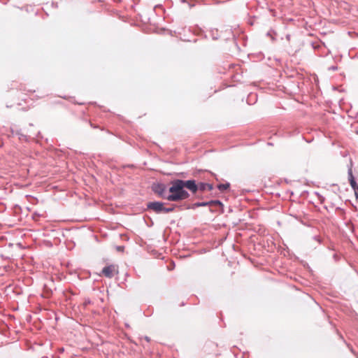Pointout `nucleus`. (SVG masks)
<instances>
[{"instance_id":"obj_1","label":"nucleus","mask_w":358,"mask_h":358,"mask_svg":"<svg viewBox=\"0 0 358 358\" xmlns=\"http://www.w3.org/2000/svg\"><path fill=\"white\" fill-rule=\"evenodd\" d=\"M182 180H176L173 181L169 188V194L166 199L171 201H178L186 199L189 197V194L182 186Z\"/></svg>"},{"instance_id":"obj_2","label":"nucleus","mask_w":358,"mask_h":358,"mask_svg":"<svg viewBox=\"0 0 358 358\" xmlns=\"http://www.w3.org/2000/svg\"><path fill=\"white\" fill-rule=\"evenodd\" d=\"M118 273V266L115 264H110L104 267L102 270V274L107 278H113Z\"/></svg>"},{"instance_id":"obj_3","label":"nucleus","mask_w":358,"mask_h":358,"mask_svg":"<svg viewBox=\"0 0 358 358\" xmlns=\"http://www.w3.org/2000/svg\"><path fill=\"white\" fill-rule=\"evenodd\" d=\"M147 208L148 210H152L157 213H162L164 210V204L158 201L149 202L147 204Z\"/></svg>"},{"instance_id":"obj_4","label":"nucleus","mask_w":358,"mask_h":358,"mask_svg":"<svg viewBox=\"0 0 358 358\" xmlns=\"http://www.w3.org/2000/svg\"><path fill=\"white\" fill-rule=\"evenodd\" d=\"M153 191L160 197L166 199V187L163 184H155L152 186Z\"/></svg>"},{"instance_id":"obj_5","label":"nucleus","mask_w":358,"mask_h":358,"mask_svg":"<svg viewBox=\"0 0 358 358\" xmlns=\"http://www.w3.org/2000/svg\"><path fill=\"white\" fill-rule=\"evenodd\" d=\"M182 186L183 188L186 187L193 193H196L198 190V185L195 183L194 180H182Z\"/></svg>"},{"instance_id":"obj_6","label":"nucleus","mask_w":358,"mask_h":358,"mask_svg":"<svg viewBox=\"0 0 358 358\" xmlns=\"http://www.w3.org/2000/svg\"><path fill=\"white\" fill-rule=\"evenodd\" d=\"M348 176H349L350 184L352 188L354 189L355 194L357 196L358 185L357 184V182L355 180V178L353 176L352 171L351 169H350L348 171Z\"/></svg>"},{"instance_id":"obj_7","label":"nucleus","mask_w":358,"mask_h":358,"mask_svg":"<svg viewBox=\"0 0 358 358\" xmlns=\"http://www.w3.org/2000/svg\"><path fill=\"white\" fill-rule=\"evenodd\" d=\"M213 189V187L211 184L200 182L198 185V189H200L201 191H206V190L210 191Z\"/></svg>"},{"instance_id":"obj_8","label":"nucleus","mask_w":358,"mask_h":358,"mask_svg":"<svg viewBox=\"0 0 358 358\" xmlns=\"http://www.w3.org/2000/svg\"><path fill=\"white\" fill-rule=\"evenodd\" d=\"M229 187H230V185L229 182H227L225 184H220V185H217V188L221 192H224V191L228 189L229 188Z\"/></svg>"},{"instance_id":"obj_9","label":"nucleus","mask_w":358,"mask_h":358,"mask_svg":"<svg viewBox=\"0 0 358 358\" xmlns=\"http://www.w3.org/2000/svg\"><path fill=\"white\" fill-rule=\"evenodd\" d=\"M209 206H222V203L218 201V200H215V201H209Z\"/></svg>"},{"instance_id":"obj_10","label":"nucleus","mask_w":358,"mask_h":358,"mask_svg":"<svg viewBox=\"0 0 358 358\" xmlns=\"http://www.w3.org/2000/svg\"><path fill=\"white\" fill-rule=\"evenodd\" d=\"M196 206H209V202L197 203L195 204Z\"/></svg>"},{"instance_id":"obj_11","label":"nucleus","mask_w":358,"mask_h":358,"mask_svg":"<svg viewBox=\"0 0 358 358\" xmlns=\"http://www.w3.org/2000/svg\"><path fill=\"white\" fill-rule=\"evenodd\" d=\"M173 210V208H165V207L164 206V210H163V211H162V212H164V213H170V212H172Z\"/></svg>"},{"instance_id":"obj_12","label":"nucleus","mask_w":358,"mask_h":358,"mask_svg":"<svg viewBox=\"0 0 358 358\" xmlns=\"http://www.w3.org/2000/svg\"><path fill=\"white\" fill-rule=\"evenodd\" d=\"M117 249H118L119 250H122V248H121V247H119Z\"/></svg>"}]
</instances>
